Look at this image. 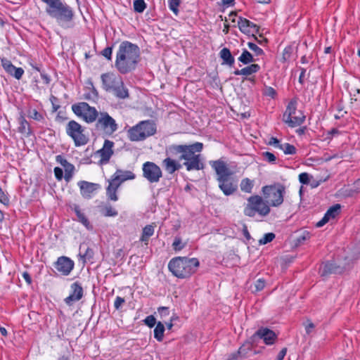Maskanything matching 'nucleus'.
Returning <instances> with one entry per match:
<instances>
[{
  "label": "nucleus",
  "mask_w": 360,
  "mask_h": 360,
  "mask_svg": "<svg viewBox=\"0 0 360 360\" xmlns=\"http://www.w3.org/2000/svg\"><path fill=\"white\" fill-rule=\"evenodd\" d=\"M203 144L196 142L189 145H172L167 148V154L172 157H178L179 160H184V165L188 171L200 170L204 168V164L200 160V153Z\"/></svg>",
  "instance_id": "nucleus-1"
},
{
  "label": "nucleus",
  "mask_w": 360,
  "mask_h": 360,
  "mask_svg": "<svg viewBox=\"0 0 360 360\" xmlns=\"http://www.w3.org/2000/svg\"><path fill=\"white\" fill-rule=\"evenodd\" d=\"M140 60V49L136 44L128 41H124L120 44L115 66L121 74L134 71Z\"/></svg>",
  "instance_id": "nucleus-2"
},
{
  "label": "nucleus",
  "mask_w": 360,
  "mask_h": 360,
  "mask_svg": "<svg viewBox=\"0 0 360 360\" xmlns=\"http://www.w3.org/2000/svg\"><path fill=\"white\" fill-rule=\"evenodd\" d=\"M46 4V12L63 28L74 26L75 13L72 7L61 0H41Z\"/></svg>",
  "instance_id": "nucleus-3"
},
{
  "label": "nucleus",
  "mask_w": 360,
  "mask_h": 360,
  "mask_svg": "<svg viewBox=\"0 0 360 360\" xmlns=\"http://www.w3.org/2000/svg\"><path fill=\"white\" fill-rule=\"evenodd\" d=\"M199 264L197 258L189 259L186 257H176L170 260L168 268L174 276L185 278L195 273Z\"/></svg>",
  "instance_id": "nucleus-4"
},
{
  "label": "nucleus",
  "mask_w": 360,
  "mask_h": 360,
  "mask_svg": "<svg viewBox=\"0 0 360 360\" xmlns=\"http://www.w3.org/2000/svg\"><path fill=\"white\" fill-rule=\"evenodd\" d=\"M101 78L103 89L105 91L112 93L118 99H126L129 97V90L120 75L107 72L102 74Z\"/></svg>",
  "instance_id": "nucleus-5"
},
{
  "label": "nucleus",
  "mask_w": 360,
  "mask_h": 360,
  "mask_svg": "<svg viewBox=\"0 0 360 360\" xmlns=\"http://www.w3.org/2000/svg\"><path fill=\"white\" fill-rule=\"evenodd\" d=\"M156 132L155 124L150 121H141L127 131V136L131 141H143Z\"/></svg>",
  "instance_id": "nucleus-6"
},
{
  "label": "nucleus",
  "mask_w": 360,
  "mask_h": 360,
  "mask_svg": "<svg viewBox=\"0 0 360 360\" xmlns=\"http://www.w3.org/2000/svg\"><path fill=\"white\" fill-rule=\"evenodd\" d=\"M270 212L269 205L262 196L258 195L249 197L244 208V214L250 217H255L256 213L261 217H266Z\"/></svg>",
  "instance_id": "nucleus-7"
},
{
  "label": "nucleus",
  "mask_w": 360,
  "mask_h": 360,
  "mask_svg": "<svg viewBox=\"0 0 360 360\" xmlns=\"http://www.w3.org/2000/svg\"><path fill=\"white\" fill-rule=\"evenodd\" d=\"M263 198L270 206L278 207L283 202L285 188L281 184L265 186L262 187Z\"/></svg>",
  "instance_id": "nucleus-8"
},
{
  "label": "nucleus",
  "mask_w": 360,
  "mask_h": 360,
  "mask_svg": "<svg viewBox=\"0 0 360 360\" xmlns=\"http://www.w3.org/2000/svg\"><path fill=\"white\" fill-rule=\"evenodd\" d=\"M305 120V115L301 110H297L296 101H291L283 115V121L290 127L301 125Z\"/></svg>",
  "instance_id": "nucleus-9"
},
{
  "label": "nucleus",
  "mask_w": 360,
  "mask_h": 360,
  "mask_svg": "<svg viewBox=\"0 0 360 360\" xmlns=\"http://www.w3.org/2000/svg\"><path fill=\"white\" fill-rule=\"evenodd\" d=\"M96 129L105 135L111 136L118 129V124L107 112H101L96 119Z\"/></svg>",
  "instance_id": "nucleus-10"
},
{
  "label": "nucleus",
  "mask_w": 360,
  "mask_h": 360,
  "mask_svg": "<svg viewBox=\"0 0 360 360\" xmlns=\"http://www.w3.org/2000/svg\"><path fill=\"white\" fill-rule=\"evenodd\" d=\"M73 112L82 118L87 123H93L98 118L99 113L94 108L86 102H80L72 105Z\"/></svg>",
  "instance_id": "nucleus-11"
},
{
  "label": "nucleus",
  "mask_w": 360,
  "mask_h": 360,
  "mask_svg": "<svg viewBox=\"0 0 360 360\" xmlns=\"http://www.w3.org/2000/svg\"><path fill=\"white\" fill-rule=\"evenodd\" d=\"M66 133L74 140L77 146L85 145L89 141L88 137L84 134L83 127L75 120L68 123Z\"/></svg>",
  "instance_id": "nucleus-12"
},
{
  "label": "nucleus",
  "mask_w": 360,
  "mask_h": 360,
  "mask_svg": "<svg viewBox=\"0 0 360 360\" xmlns=\"http://www.w3.org/2000/svg\"><path fill=\"white\" fill-rule=\"evenodd\" d=\"M143 176L150 184L158 183L162 176L160 167L153 162H146L143 165Z\"/></svg>",
  "instance_id": "nucleus-13"
},
{
  "label": "nucleus",
  "mask_w": 360,
  "mask_h": 360,
  "mask_svg": "<svg viewBox=\"0 0 360 360\" xmlns=\"http://www.w3.org/2000/svg\"><path fill=\"white\" fill-rule=\"evenodd\" d=\"M74 262L69 257L62 256L54 263L55 269L62 275L68 276L74 268Z\"/></svg>",
  "instance_id": "nucleus-14"
},
{
  "label": "nucleus",
  "mask_w": 360,
  "mask_h": 360,
  "mask_svg": "<svg viewBox=\"0 0 360 360\" xmlns=\"http://www.w3.org/2000/svg\"><path fill=\"white\" fill-rule=\"evenodd\" d=\"M210 165L217 174V181H224V179L230 177L233 174L226 164L222 160H219L210 162Z\"/></svg>",
  "instance_id": "nucleus-15"
},
{
  "label": "nucleus",
  "mask_w": 360,
  "mask_h": 360,
  "mask_svg": "<svg viewBox=\"0 0 360 360\" xmlns=\"http://www.w3.org/2000/svg\"><path fill=\"white\" fill-rule=\"evenodd\" d=\"M276 338V335L273 330L262 328L251 337V339L253 342H256L257 339H263L266 345H272Z\"/></svg>",
  "instance_id": "nucleus-16"
},
{
  "label": "nucleus",
  "mask_w": 360,
  "mask_h": 360,
  "mask_svg": "<svg viewBox=\"0 0 360 360\" xmlns=\"http://www.w3.org/2000/svg\"><path fill=\"white\" fill-rule=\"evenodd\" d=\"M113 146L114 143L112 141L110 140H105L104 141L103 148L96 152V154L98 155L101 158L99 160L100 165L106 164L109 162L111 156L113 155Z\"/></svg>",
  "instance_id": "nucleus-17"
},
{
  "label": "nucleus",
  "mask_w": 360,
  "mask_h": 360,
  "mask_svg": "<svg viewBox=\"0 0 360 360\" xmlns=\"http://www.w3.org/2000/svg\"><path fill=\"white\" fill-rule=\"evenodd\" d=\"M83 288L80 283L75 282L71 285V293L64 301L66 304L71 306L74 302L80 300L83 297Z\"/></svg>",
  "instance_id": "nucleus-18"
},
{
  "label": "nucleus",
  "mask_w": 360,
  "mask_h": 360,
  "mask_svg": "<svg viewBox=\"0 0 360 360\" xmlns=\"http://www.w3.org/2000/svg\"><path fill=\"white\" fill-rule=\"evenodd\" d=\"M343 270L342 267L338 266L334 262H327L320 266L319 273L321 276H326L330 274H341Z\"/></svg>",
  "instance_id": "nucleus-19"
},
{
  "label": "nucleus",
  "mask_w": 360,
  "mask_h": 360,
  "mask_svg": "<svg viewBox=\"0 0 360 360\" xmlns=\"http://www.w3.org/2000/svg\"><path fill=\"white\" fill-rule=\"evenodd\" d=\"M82 195L85 198H90L92 193L100 188L97 184L81 181L78 184Z\"/></svg>",
  "instance_id": "nucleus-20"
},
{
  "label": "nucleus",
  "mask_w": 360,
  "mask_h": 360,
  "mask_svg": "<svg viewBox=\"0 0 360 360\" xmlns=\"http://www.w3.org/2000/svg\"><path fill=\"white\" fill-rule=\"evenodd\" d=\"M134 179H135V174L132 172L117 169L111 180L120 186L122 182Z\"/></svg>",
  "instance_id": "nucleus-21"
},
{
  "label": "nucleus",
  "mask_w": 360,
  "mask_h": 360,
  "mask_svg": "<svg viewBox=\"0 0 360 360\" xmlns=\"http://www.w3.org/2000/svg\"><path fill=\"white\" fill-rule=\"evenodd\" d=\"M219 186L224 195H230L237 190V185L233 184L230 177L224 179V181L218 180Z\"/></svg>",
  "instance_id": "nucleus-22"
},
{
  "label": "nucleus",
  "mask_w": 360,
  "mask_h": 360,
  "mask_svg": "<svg viewBox=\"0 0 360 360\" xmlns=\"http://www.w3.org/2000/svg\"><path fill=\"white\" fill-rule=\"evenodd\" d=\"M19 127L18 131L22 134L29 136L32 134L31 129L28 122L25 118V115L22 112L18 118Z\"/></svg>",
  "instance_id": "nucleus-23"
},
{
  "label": "nucleus",
  "mask_w": 360,
  "mask_h": 360,
  "mask_svg": "<svg viewBox=\"0 0 360 360\" xmlns=\"http://www.w3.org/2000/svg\"><path fill=\"white\" fill-rule=\"evenodd\" d=\"M162 164L165 169L169 174H173L175 171L179 170L181 167V165L179 163H178L176 161L172 160L170 158H165L163 160Z\"/></svg>",
  "instance_id": "nucleus-24"
},
{
  "label": "nucleus",
  "mask_w": 360,
  "mask_h": 360,
  "mask_svg": "<svg viewBox=\"0 0 360 360\" xmlns=\"http://www.w3.org/2000/svg\"><path fill=\"white\" fill-rule=\"evenodd\" d=\"M219 56L223 60L222 64H226L229 66H232L233 65L235 59L228 48H223L219 52Z\"/></svg>",
  "instance_id": "nucleus-25"
},
{
  "label": "nucleus",
  "mask_w": 360,
  "mask_h": 360,
  "mask_svg": "<svg viewBox=\"0 0 360 360\" xmlns=\"http://www.w3.org/2000/svg\"><path fill=\"white\" fill-rule=\"evenodd\" d=\"M260 69V67L257 64H252L248 67H245L241 70H236L234 71V75H250L253 73L258 72Z\"/></svg>",
  "instance_id": "nucleus-26"
},
{
  "label": "nucleus",
  "mask_w": 360,
  "mask_h": 360,
  "mask_svg": "<svg viewBox=\"0 0 360 360\" xmlns=\"http://www.w3.org/2000/svg\"><path fill=\"white\" fill-rule=\"evenodd\" d=\"M120 187V185L111 180L107 188L106 194L110 200L117 201L118 200L117 195V190Z\"/></svg>",
  "instance_id": "nucleus-27"
},
{
  "label": "nucleus",
  "mask_w": 360,
  "mask_h": 360,
  "mask_svg": "<svg viewBox=\"0 0 360 360\" xmlns=\"http://www.w3.org/2000/svg\"><path fill=\"white\" fill-rule=\"evenodd\" d=\"M255 342L250 338L238 349V354L240 358H246L248 356V353L252 350V345Z\"/></svg>",
  "instance_id": "nucleus-28"
},
{
  "label": "nucleus",
  "mask_w": 360,
  "mask_h": 360,
  "mask_svg": "<svg viewBox=\"0 0 360 360\" xmlns=\"http://www.w3.org/2000/svg\"><path fill=\"white\" fill-rule=\"evenodd\" d=\"M75 212L78 218V221L79 222H81L86 229H91L92 226H91L90 222L89 221L88 219L84 215V214L81 212V210H79V208L78 207H76L75 208Z\"/></svg>",
  "instance_id": "nucleus-29"
},
{
  "label": "nucleus",
  "mask_w": 360,
  "mask_h": 360,
  "mask_svg": "<svg viewBox=\"0 0 360 360\" xmlns=\"http://www.w3.org/2000/svg\"><path fill=\"white\" fill-rule=\"evenodd\" d=\"M249 25L250 20L242 17L239 18L238 21V26L243 33L249 34L251 32V30L249 29Z\"/></svg>",
  "instance_id": "nucleus-30"
},
{
  "label": "nucleus",
  "mask_w": 360,
  "mask_h": 360,
  "mask_svg": "<svg viewBox=\"0 0 360 360\" xmlns=\"http://www.w3.org/2000/svg\"><path fill=\"white\" fill-rule=\"evenodd\" d=\"M164 332L165 326L162 322L159 321L154 329V338L158 341L161 342L163 340Z\"/></svg>",
  "instance_id": "nucleus-31"
},
{
  "label": "nucleus",
  "mask_w": 360,
  "mask_h": 360,
  "mask_svg": "<svg viewBox=\"0 0 360 360\" xmlns=\"http://www.w3.org/2000/svg\"><path fill=\"white\" fill-rule=\"evenodd\" d=\"M154 233V226L153 225H147L143 229L141 240L147 242L150 236Z\"/></svg>",
  "instance_id": "nucleus-32"
},
{
  "label": "nucleus",
  "mask_w": 360,
  "mask_h": 360,
  "mask_svg": "<svg viewBox=\"0 0 360 360\" xmlns=\"http://www.w3.org/2000/svg\"><path fill=\"white\" fill-rule=\"evenodd\" d=\"M253 186V181L248 178L243 179L240 185L241 191L248 193L252 192Z\"/></svg>",
  "instance_id": "nucleus-33"
},
{
  "label": "nucleus",
  "mask_w": 360,
  "mask_h": 360,
  "mask_svg": "<svg viewBox=\"0 0 360 360\" xmlns=\"http://www.w3.org/2000/svg\"><path fill=\"white\" fill-rule=\"evenodd\" d=\"M1 62V65L4 68V69L6 70V72L13 76L14 70L16 67L14 66L12 64V63L6 58H2Z\"/></svg>",
  "instance_id": "nucleus-34"
},
{
  "label": "nucleus",
  "mask_w": 360,
  "mask_h": 360,
  "mask_svg": "<svg viewBox=\"0 0 360 360\" xmlns=\"http://www.w3.org/2000/svg\"><path fill=\"white\" fill-rule=\"evenodd\" d=\"M341 206L339 204H336L331 207H330L325 215L328 217L330 219H334L340 212Z\"/></svg>",
  "instance_id": "nucleus-35"
},
{
  "label": "nucleus",
  "mask_w": 360,
  "mask_h": 360,
  "mask_svg": "<svg viewBox=\"0 0 360 360\" xmlns=\"http://www.w3.org/2000/svg\"><path fill=\"white\" fill-rule=\"evenodd\" d=\"M238 60L243 64H248L254 61L252 55L246 49L243 50L242 54L238 58Z\"/></svg>",
  "instance_id": "nucleus-36"
},
{
  "label": "nucleus",
  "mask_w": 360,
  "mask_h": 360,
  "mask_svg": "<svg viewBox=\"0 0 360 360\" xmlns=\"http://www.w3.org/2000/svg\"><path fill=\"white\" fill-rule=\"evenodd\" d=\"M285 155H294L296 153V148L293 145L288 143H281L280 148Z\"/></svg>",
  "instance_id": "nucleus-37"
},
{
  "label": "nucleus",
  "mask_w": 360,
  "mask_h": 360,
  "mask_svg": "<svg viewBox=\"0 0 360 360\" xmlns=\"http://www.w3.org/2000/svg\"><path fill=\"white\" fill-rule=\"evenodd\" d=\"M146 8V4L143 0H135L134 1V9L137 13H142Z\"/></svg>",
  "instance_id": "nucleus-38"
},
{
  "label": "nucleus",
  "mask_w": 360,
  "mask_h": 360,
  "mask_svg": "<svg viewBox=\"0 0 360 360\" xmlns=\"http://www.w3.org/2000/svg\"><path fill=\"white\" fill-rule=\"evenodd\" d=\"M64 169H65V179L68 181L72 177L75 167L73 165L69 163L68 165L64 167Z\"/></svg>",
  "instance_id": "nucleus-39"
},
{
  "label": "nucleus",
  "mask_w": 360,
  "mask_h": 360,
  "mask_svg": "<svg viewBox=\"0 0 360 360\" xmlns=\"http://www.w3.org/2000/svg\"><path fill=\"white\" fill-rule=\"evenodd\" d=\"M103 214L105 217H115L117 212L111 205H106L103 210Z\"/></svg>",
  "instance_id": "nucleus-40"
},
{
  "label": "nucleus",
  "mask_w": 360,
  "mask_h": 360,
  "mask_svg": "<svg viewBox=\"0 0 360 360\" xmlns=\"http://www.w3.org/2000/svg\"><path fill=\"white\" fill-rule=\"evenodd\" d=\"M275 238V234L273 233H268L259 240L260 245H265L268 243L271 242Z\"/></svg>",
  "instance_id": "nucleus-41"
},
{
  "label": "nucleus",
  "mask_w": 360,
  "mask_h": 360,
  "mask_svg": "<svg viewBox=\"0 0 360 360\" xmlns=\"http://www.w3.org/2000/svg\"><path fill=\"white\" fill-rule=\"evenodd\" d=\"M180 0H168L169 8L175 15L178 14Z\"/></svg>",
  "instance_id": "nucleus-42"
},
{
  "label": "nucleus",
  "mask_w": 360,
  "mask_h": 360,
  "mask_svg": "<svg viewBox=\"0 0 360 360\" xmlns=\"http://www.w3.org/2000/svg\"><path fill=\"white\" fill-rule=\"evenodd\" d=\"M172 247L175 251H180L185 247V245L182 243L181 238L176 237L172 243Z\"/></svg>",
  "instance_id": "nucleus-43"
},
{
  "label": "nucleus",
  "mask_w": 360,
  "mask_h": 360,
  "mask_svg": "<svg viewBox=\"0 0 360 360\" xmlns=\"http://www.w3.org/2000/svg\"><path fill=\"white\" fill-rule=\"evenodd\" d=\"M311 237L310 233L308 231H303L300 236L297 238V243L299 245L303 244L304 241L309 240Z\"/></svg>",
  "instance_id": "nucleus-44"
},
{
  "label": "nucleus",
  "mask_w": 360,
  "mask_h": 360,
  "mask_svg": "<svg viewBox=\"0 0 360 360\" xmlns=\"http://www.w3.org/2000/svg\"><path fill=\"white\" fill-rule=\"evenodd\" d=\"M27 116L30 118H32L35 120H41L43 117L35 109H29L27 111Z\"/></svg>",
  "instance_id": "nucleus-45"
},
{
  "label": "nucleus",
  "mask_w": 360,
  "mask_h": 360,
  "mask_svg": "<svg viewBox=\"0 0 360 360\" xmlns=\"http://www.w3.org/2000/svg\"><path fill=\"white\" fill-rule=\"evenodd\" d=\"M248 46L250 49L255 52L256 56H261L264 53L263 50L252 42H248Z\"/></svg>",
  "instance_id": "nucleus-46"
},
{
  "label": "nucleus",
  "mask_w": 360,
  "mask_h": 360,
  "mask_svg": "<svg viewBox=\"0 0 360 360\" xmlns=\"http://www.w3.org/2000/svg\"><path fill=\"white\" fill-rule=\"evenodd\" d=\"M311 177L308 173L303 172L299 175V181L302 184H309Z\"/></svg>",
  "instance_id": "nucleus-47"
},
{
  "label": "nucleus",
  "mask_w": 360,
  "mask_h": 360,
  "mask_svg": "<svg viewBox=\"0 0 360 360\" xmlns=\"http://www.w3.org/2000/svg\"><path fill=\"white\" fill-rule=\"evenodd\" d=\"M262 156L269 162L275 163V162H276V156L274 155V154H273L270 152H268V151L264 152L262 153Z\"/></svg>",
  "instance_id": "nucleus-48"
},
{
  "label": "nucleus",
  "mask_w": 360,
  "mask_h": 360,
  "mask_svg": "<svg viewBox=\"0 0 360 360\" xmlns=\"http://www.w3.org/2000/svg\"><path fill=\"white\" fill-rule=\"evenodd\" d=\"M304 326L305 328L306 333L308 335H310L315 328V325L310 320H307L304 323Z\"/></svg>",
  "instance_id": "nucleus-49"
},
{
  "label": "nucleus",
  "mask_w": 360,
  "mask_h": 360,
  "mask_svg": "<svg viewBox=\"0 0 360 360\" xmlns=\"http://www.w3.org/2000/svg\"><path fill=\"white\" fill-rule=\"evenodd\" d=\"M143 321L149 328H153L156 323V319L153 315L148 316Z\"/></svg>",
  "instance_id": "nucleus-50"
},
{
  "label": "nucleus",
  "mask_w": 360,
  "mask_h": 360,
  "mask_svg": "<svg viewBox=\"0 0 360 360\" xmlns=\"http://www.w3.org/2000/svg\"><path fill=\"white\" fill-rule=\"evenodd\" d=\"M265 286V281L264 279H258L255 283V288L256 291H260L264 289Z\"/></svg>",
  "instance_id": "nucleus-51"
},
{
  "label": "nucleus",
  "mask_w": 360,
  "mask_h": 360,
  "mask_svg": "<svg viewBox=\"0 0 360 360\" xmlns=\"http://www.w3.org/2000/svg\"><path fill=\"white\" fill-rule=\"evenodd\" d=\"M112 48L106 47L102 51V55L108 60H111Z\"/></svg>",
  "instance_id": "nucleus-52"
},
{
  "label": "nucleus",
  "mask_w": 360,
  "mask_h": 360,
  "mask_svg": "<svg viewBox=\"0 0 360 360\" xmlns=\"http://www.w3.org/2000/svg\"><path fill=\"white\" fill-rule=\"evenodd\" d=\"M264 95L274 98L276 94L275 89L271 86L266 87L264 92Z\"/></svg>",
  "instance_id": "nucleus-53"
},
{
  "label": "nucleus",
  "mask_w": 360,
  "mask_h": 360,
  "mask_svg": "<svg viewBox=\"0 0 360 360\" xmlns=\"http://www.w3.org/2000/svg\"><path fill=\"white\" fill-rule=\"evenodd\" d=\"M268 144L270 146H273L277 148H280V146L281 145L279 140L275 137H271L268 142Z\"/></svg>",
  "instance_id": "nucleus-54"
},
{
  "label": "nucleus",
  "mask_w": 360,
  "mask_h": 360,
  "mask_svg": "<svg viewBox=\"0 0 360 360\" xmlns=\"http://www.w3.org/2000/svg\"><path fill=\"white\" fill-rule=\"evenodd\" d=\"M24 73V70L21 68H15L13 76L17 79H21L22 75Z\"/></svg>",
  "instance_id": "nucleus-55"
},
{
  "label": "nucleus",
  "mask_w": 360,
  "mask_h": 360,
  "mask_svg": "<svg viewBox=\"0 0 360 360\" xmlns=\"http://www.w3.org/2000/svg\"><path fill=\"white\" fill-rule=\"evenodd\" d=\"M56 160L58 163L60 164L63 167L68 165L70 162L63 158V156L58 155L56 157Z\"/></svg>",
  "instance_id": "nucleus-56"
},
{
  "label": "nucleus",
  "mask_w": 360,
  "mask_h": 360,
  "mask_svg": "<svg viewBox=\"0 0 360 360\" xmlns=\"http://www.w3.org/2000/svg\"><path fill=\"white\" fill-rule=\"evenodd\" d=\"M0 202L5 205H8L9 204V199L3 191L0 193Z\"/></svg>",
  "instance_id": "nucleus-57"
},
{
  "label": "nucleus",
  "mask_w": 360,
  "mask_h": 360,
  "mask_svg": "<svg viewBox=\"0 0 360 360\" xmlns=\"http://www.w3.org/2000/svg\"><path fill=\"white\" fill-rule=\"evenodd\" d=\"M54 174H55L56 178L58 180H61L63 179V169L61 168H60V167H55L54 168Z\"/></svg>",
  "instance_id": "nucleus-58"
},
{
  "label": "nucleus",
  "mask_w": 360,
  "mask_h": 360,
  "mask_svg": "<svg viewBox=\"0 0 360 360\" xmlns=\"http://www.w3.org/2000/svg\"><path fill=\"white\" fill-rule=\"evenodd\" d=\"M124 302L125 301L124 298L121 297H117L114 303L115 308L118 309Z\"/></svg>",
  "instance_id": "nucleus-59"
},
{
  "label": "nucleus",
  "mask_w": 360,
  "mask_h": 360,
  "mask_svg": "<svg viewBox=\"0 0 360 360\" xmlns=\"http://www.w3.org/2000/svg\"><path fill=\"white\" fill-rule=\"evenodd\" d=\"M158 312L162 317L169 315V309L165 307H160L158 308Z\"/></svg>",
  "instance_id": "nucleus-60"
},
{
  "label": "nucleus",
  "mask_w": 360,
  "mask_h": 360,
  "mask_svg": "<svg viewBox=\"0 0 360 360\" xmlns=\"http://www.w3.org/2000/svg\"><path fill=\"white\" fill-rule=\"evenodd\" d=\"M291 51H292L291 46H288L284 49L283 58L285 60H288L290 58Z\"/></svg>",
  "instance_id": "nucleus-61"
},
{
  "label": "nucleus",
  "mask_w": 360,
  "mask_h": 360,
  "mask_svg": "<svg viewBox=\"0 0 360 360\" xmlns=\"http://www.w3.org/2000/svg\"><path fill=\"white\" fill-rule=\"evenodd\" d=\"M329 220H330V219L328 217H326V215H324V217L319 221H318L316 223V226L321 227L323 225H325Z\"/></svg>",
  "instance_id": "nucleus-62"
},
{
  "label": "nucleus",
  "mask_w": 360,
  "mask_h": 360,
  "mask_svg": "<svg viewBox=\"0 0 360 360\" xmlns=\"http://www.w3.org/2000/svg\"><path fill=\"white\" fill-rule=\"evenodd\" d=\"M286 353H287V348L284 347L283 348L280 352L278 353V356H277V360H283L285 356L286 355Z\"/></svg>",
  "instance_id": "nucleus-63"
},
{
  "label": "nucleus",
  "mask_w": 360,
  "mask_h": 360,
  "mask_svg": "<svg viewBox=\"0 0 360 360\" xmlns=\"http://www.w3.org/2000/svg\"><path fill=\"white\" fill-rule=\"evenodd\" d=\"M93 250L90 248H86L85 253L84 254L83 257L86 259H91L93 257Z\"/></svg>",
  "instance_id": "nucleus-64"
}]
</instances>
